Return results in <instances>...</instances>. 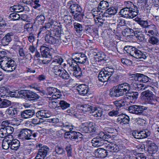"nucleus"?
<instances>
[{
    "mask_svg": "<svg viewBox=\"0 0 159 159\" xmlns=\"http://www.w3.org/2000/svg\"><path fill=\"white\" fill-rule=\"evenodd\" d=\"M131 86L127 83L120 84L111 89L109 95L111 97H118L124 95L123 97L129 98L136 93V92H129Z\"/></svg>",
    "mask_w": 159,
    "mask_h": 159,
    "instance_id": "f257e3e1",
    "label": "nucleus"
},
{
    "mask_svg": "<svg viewBox=\"0 0 159 159\" xmlns=\"http://www.w3.org/2000/svg\"><path fill=\"white\" fill-rule=\"evenodd\" d=\"M114 72V69L111 68L106 67L103 70L99 72L98 78L99 81L102 82L110 81L111 83H114L118 81L119 79H121V75H115L111 76Z\"/></svg>",
    "mask_w": 159,
    "mask_h": 159,
    "instance_id": "f03ea898",
    "label": "nucleus"
},
{
    "mask_svg": "<svg viewBox=\"0 0 159 159\" xmlns=\"http://www.w3.org/2000/svg\"><path fill=\"white\" fill-rule=\"evenodd\" d=\"M16 65L14 61L11 58L5 56L4 58L0 59V68L7 72H11L14 70Z\"/></svg>",
    "mask_w": 159,
    "mask_h": 159,
    "instance_id": "7ed1b4c3",
    "label": "nucleus"
},
{
    "mask_svg": "<svg viewBox=\"0 0 159 159\" xmlns=\"http://www.w3.org/2000/svg\"><path fill=\"white\" fill-rule=\"evenodd\" d=\"M124 50L131 56L137 59H141L142 61L146 58V52H142L135 47L127 46L125 47Z\"/></svg>",
    "mask_w": 159,
    "mask_h": 159,
    "instance_id": "20e7f679",
    "label": "nucleus"
},
{
    "mask_svg": "<svg viewBox=\"0 0 159 159\" xmlns=\"http://www.w3.org/2000/svg\"><path fill=\"white\" fill-rule=\"evenodd\" d=\"M63 62V59L61 57L57 56L52 59V64L54 65L52 68L53 71L56 75H60L62 70L59 65H61Z\"/></svg>",
    "mask_w": 159,
    "mask_h": 159,
    "instance_id": "39448f33",
    "label": "nucleus"
},
{
    "mask_svg": "<svg viewBox=\"0 0 159 159\" xmlns=\"http://www.w3.org/2000/svg\"><path fill=\"white\" fill-rule=\"evenodd\" d=\"M143 98L149 104L156 105L155 97L152 92L149 90L142 93Z\"/></svg>",
    "mask_w": 159,
    "mask_h": 159,
    "instance_id": "423d86ee",
    "label": "nucleus"
},
{
    "mask_svg": "<svg viewBox=\"0 0 159 159\" xmlns=\"http://www.w3.org/2000/svg\"><path fill=\"white\" fill-rule=\"evenodd\" d=\"M40 52H41L42 56L43 57H45L44 59L42 60V63L41 65L43 66H45L47 68L48 67V64L50 61L49 60H48L47 58L48 57V55H49V49L48 48L44 46H41L40 47Z\"/></svg>",
    "mask_w": 159,
    "mask_h": 159,
    "instance_id": "0eeeda50",
    "label": "nucleus"
},
{
    "mask_svg": "<svg viewBox=\"0 0 159 159\" xmlns=\"http://www.w3.org/2000/svg\"><path fill=\"white\" fill-rule=\"evenodd\" d=\"M20 93L22 94L21 97L29 100H34L38 98V95L29 90H20Z\"/></svg>",
    "mask_w": 159,
    "mask_h": 159,
    "instance_id": "6e6552de",
    "label": "nucleus"
},
{
    "mask_svg": "<svg viewBox=\"0 0 159 159\" xmlns=\"http://www.w3.org/2000/svg\"><path fill=\"white\" fill-rule=\"evenodd\" d=\"M32 132L30 130L27 129H21L18 134L20 139L23 140H29L32 139Z\"/></svg>",
    "mask_w": 159,
    "mask_h": 159,
    "instance_id": "1a4fd4ad",
    "label": "nucleus"
},
{
    "mask_svg": "<svg viewBox=\"0 0 159 159\" xmlns=\"http://www.w3.org/2000/svg\"><path fill=\"white\" fill-rule=\"evenodd\" d=\"M145 108L146 107L143 106L134 105L129 107L128 111L130 113L140 115L143 113Z\"/></svg>",
    "mask_w": 159,
    "mask_h": 159,
    "instance_id": "9d476101",
    "label": "nucleus"
},
{
    "mask_svg": "<svg viewBox=\"0 0 159 159\" xmlns=\"http://www.w3.org/2000/svg\"><path fill=\"white\" fill-rule=\"evenodd\" d=\"M14 36V33L10 32L7 33L1 39L0 41V44L2 45L3 46L8 45Z\"/></svg>",
    "mask_w": 159,
    "mask_h": 159,
    "instance_id": "9b49d317",
    "label": "nucleus"
},
{
    "mask_svg": "<svg viewBox=\"0 0 159 159\" xmlns=\"http://www.w3.org/2000/svg\"><path fill=\"white\" fill-rule=\"evenodd\" d=\"M65 135L67 136V138L70 139L72 141H75L76 140L80 139L83 138L82 135L79 132H67L65 134Z\"/></svg>",
    "mask_w": 159,
    "mask_h": 159,
    "instance_id": "f8f14e48",
    "label": "nucleus"
},
{
    "mask_svg": "<svg viewBox=\"0 0 159 159\" xmlns=\"http://www.w3.org/2000/svg\"><path fill=\"white\" fill-rule=\"evenodd\" d=\"M77 89L79 94L82 96H88L90 94L89 93V89L87 86L84 84H82L78 86Z\"/></svg>",
    "mask_w": 159,
    "mask_h": 159,
    "instance_id": "ddd939ff",
    "label": "nucleus"
},
{
    "mask_svg": "<svg viewBox=\"0 0 159 159\" xmlns=\"http://www.w3.org/2000/svg\"><path fill=\"white\" fill-rule=\"evenodd\" d=\"M76 55L75 59L77 64L78 63L83 64L88 61V58L84 54L80 53L76 54Z\"/></svg>",
    "mask_w": 159,
    "mask_h": 159,
    "instance_id": "4468645a",
    "label": "nucleus"
},
{
    "mask_svg": "<svg viewBox=\"0 0 159 159\" xmlns=\"http://www.w3.org/2000/svg\"><path fill=\"white\" fill-rule=\"evenodd\" d=\"M42 39L43 40L44 39L46 42L51 44H59L58 39L51 35L50 33L48 34L46 33L45 36L44 38L42 37Z\"/></svg>",
    "mask_w": 159,
    "mask_h": 159,
    "instance_id": "2eb2a0df",
    "label": "nucleus"
},
{
    "mask_svg": "<svg viewBox=\"0 0 159 159\" xmlns=\"http://www.w3.org/2000/svg\"><path fill=\"white\" fill-rule=\"evenodd\" d=\"M107 150L112 152H117L120 150V146L116 143H110L105 146Z\"/></svg>",
    "mask_w": 159,
    "mask_h": 159,
    "instance_id": "dca6fc26",
    "label": "nucleus"
},
{
    "mask_svg": "<svg viewBox=\"0 0 159 159\" xmlns=\"http://www.w3.org/2000/svg\"><path fill=\"white\" fill-rule=\"evenodd\" d=\"M137 22L143 28L154 29L155 27V25H149L148 21L147 20H143L140 18L137 20Z\"/></svg>",
    "mask_w": 159,
    "mask_h": 159,
    "instance_id": "f3484780",
    "label": "nucleus"
},
{
    "mask_svg": "<svg viewBox=\"0 0 159 159\" xmlns=\"http://www.w3.org/2000/svg\"><path fill=\"white\" fill-rule=\"evenodd\" d=\"M101 139V136L99 134L98 136L93 139L91 141L92 145L94 147H98L103 144V141Z\"/></svg>",
    "mask_w": 159,
    "mask_h": 159,
    "instance_id": "a211bd4d",
    "label": "nucleus"
},
{
    "mask_svg": "<svg viewBox=\"0 0 159 159\" xmlns=\"http://www.w3.org/2000/svg\"><path fill=\"white\" fill-rule=\"evenodd\" d=\"M129 121V117L124 114L120 115L117 119V121L121 125L128 124Z\"/></svg>",
    "mask_w": 159,
    "mask_h": 159,
    "instance_id": "6ab92c4d",
    "label": "nucleus"
},
{
    "mask_svg": "<svg viewBox=\"0 0 159 159\" xmlns=\"http://www.w3.org/2000/svg\"><path fill=\"white\" fill-rule=\"evenodd\" d=\"M34 110H26L21 113V117L24 119H28L31 118L34 115Z\"/></svg>",
    "mask_w": 159,
    "mask_h": 159,
    "instance_id": "aec40b11",
    "label": "nucleus"
},
{
    "mask_svg": "<svg viewBox=\"0 0 159 159\" xmlns=\"http://www.w3.org/2000/svg\"><path fill=\"white\" fill-rule=\"evenodd\" d=\"M69 9L70 12L73 14V15L76 13L81 12L82 11V9L79 5L76 4L71 5Z\"/></svg>",
    "mask_w": 159,
    "mask_h": 159,
    "instance_id": "412c9836",
    "label": "nucleus"
},
{
    "mask_svg": "<svg viewBox=\"0 0 159 159\" xmlns=\"http://www.w3.org/2000/svg\"><path fill=\"white\" fill-rule=\"evenodd\" d=\"M107 150L103 148H98L95 151V155L100 158L106 157L107 154Z\"/></svg>",
    "mask_w": 159,
    "mask_h": 159,
    "instance_id": "4be33fe9",
    "label": "nucleus"
},
{
    "mask_svg": "<svg viewBox=\"0 0 159 159\" xmlns=\"http://www.w3.org/2000/svg\"><path fill=\"white\" fill-rule=\"evenodd\" d=\"M81 107L83 108L82 110L84 112L88 113H92L95 106L93 105L84 104L82 105Z\"/></svg>",
    "mask_w": 159,
    "mask_h": 159,
    "instance_id": "5701e85b",
    "label": "nucleus"
},
{
    "mask_svg": "<svg viewBox=\"0 0 159 159\" xmlns=\"http://www.w3.org/2000/svg\"><path fill=\"white\" fill-rule=\"evenodd\" d=\"M118 11L117 7H111L106 11L104 15L106 17H109L110 15H114Z\"/></svg>",
    "mask_w": 159,
    "mask_h": 159,
    "instance_id": "b1692460",
    "label": "nucleus"
},
{
    "mask_svg": "<svg viewBox=\"0 0 159 159\" xmlns=\"http://www.w3.org/2000/svg\"><path fill=\"white\" fill-rule=\"evenodd\" d=\"M11 149L13 150L16 151L20 146V141L17 139L10 140Z\"/></svg>",
    "mask_w": 159,
    "mask_h": 159,
    "instance_id": "393cba45",
    "label": "nucleus"
},
{
    "mask_svg": "<svg viewBox=\"0 0 159 159\" xmlns=\"http://www.w3.org/2000/svg\"><path fill=\"white\" fill-rule=\"evenodd\" d=\"M46 33L48 34L50 33L51 35H52L54 37L58 38L60 37L61 35L60 30L57 28L53 29L52 27L50 31L48 30L46 32Z\"/></svg>",
    "mask_w": 159,
    "mask_h": 159,
    "instance_id": "a878e982",
    "label": "nucleus"
},
{
    "mask_svg": "<svg viewBox=\"0 0 159 159\" xmlns=\"http://www.w3.org/2000/svg\"><path fill=\"white\" fill-rule=\"evenodd\" d=\"M6 113L10 116H15L20 112L17 108L12 107H10L7 109L6 111Z\"/></svg>",
    "mask_w": 159,
    "mask_h": 159,
    "instance_id": "bb28decb",
    "label": "nucleus"
},
{
    "mask_svg": "<svg viewBox=\"0 0 159 159\" xmlns=\"http://www.w3.org/2000/svg\"><path fill=\"white\" fill-rule=\"evenodd\" d=\"M130 10L127 8H123L121 9L119 12V15L123 17L126 18H129Z\"/></svg>",
    "mask_w": 159,
    "mask_h": 159,
    "instance_id": "cd10ccee",
    "label": "nucleus"
},
{
    "mask_svg": "<svg viewBox=\"0 0 159 159\" xmlns=\"http://www.w3.org/2000/svg\"><path fill=\"white\" fill-rule=\"evenodd\" d=\"M10 10L12 12L19 13L23 11L24 8L21 5L19 4L11 7Z\"/></svg>",
    "mask_w": 159,
    "mask_h": 159,
    "instance_id": "c85d7f7f",
    "label": "nucleus"
},
{
    "mask_svg": "<svg viewBox=\"0 0 159 159\" xmlns=\"http://www.w3.org/2000/svg\"><path fill=\"white\" fill-rule=\"evenodd\" d=\"M49 148L46 146H43L40 148V159H43L46 156Z\"/></svg>",
    "mask_w": 159,
    "mask_h": 159,
    "instance_id": "c756f323",
    "label": "nucleus"
},
{
    "mask_svg": "<svg viewBox=\"0 0 159 159\" xmlns=\"http://www.w3.org/2000/svg\"><path fill=\"white\" fill-rule=\"evenodd\" d=\"M74 68L73 70H71L73 72V75L76 77L80 78L82 75L80 68L78 67V65Z\"/></svg>",
    "mask_w": 159,
    "mask_h": 159,
    "instance_id": "7c9ffc66",
    "label": "nucleus"
},
{
    "mask_svg": "<svg viewBox=\"0 0 159 159\" xmlns=\"http://www.w3.org/2000/svg\"><path fill=\"white\" fill-rule=\"evenodd\" d=\"M126 101L125 100L124 97L120 100L114 101L113 103L115 106L117 108H120L121 107L125 105Z\"/></svg>",
    "mask_w": 159,
    "mask_h": 159,
    "instance_id": "2f4dec72",
    "label": "nucleus"
},
{
    "mask_svg": "<svg viewBox=\"0 0 159 159\" xmlns=\"http://www.w3.org/2000/svg\"><path fill=\"white\" fill-rule=\"evenodd\" d=\"M93 110V115L95 117L98 118V119H100V118L101 117L103 114V112L101 109H98L97 107H95V108Z\"/></svg>",
    "mask_w": 159,
    "mask_h": 159,
    "instance_id": "473e14b6",
    "label": "nucleus"
},
{
    "mask_svg": "<svg viewBox=\"0 0 159 159\" xmlns=\"http://www.w3.org/2000/svg\"><path fill=\"white\" fill-rule=\"evenodd\" d=\"M11 104V101L8 100L0 98V108H5L9 106Z\"/></svg>",
    "mask_w": 159,
    "mask_h": 159,
    "instance_id": "72a5a7b5",
    "label": "nucleus"
},
{
    "mask_svg": "<svg viewBox=\"0 0 159 159\" xmlns=\"http://www.w3.org/2000/svg\"><path fill=\"white\" fill-rule=\"evenodd\" d=\"M75 30L78 33H81L83 30V26L82 25L76 22L74 23Z\"/></svg>",
    "mask_w": 159,
    "mask_h": 159,
    "instance_id": "f704fd0d",
    "label": "nucleus"
},
{
    "mask_svg": "<svg viewBox=\"0 0 159 159\" xmlns=\"http://www.w3.org/2000/svg\"><path fill=\"white\" fill-rule=\"evenodd\" d=\"M132 85L134 89H137L139 90H143L145 89L147 87H144L143 84H139L138 82H136L135 83L133 82Z\"/></svg>",
    "mask_w": 159,
    "mask_h": 159,
    "instance_id": "c9c22d12",
    "label": "nucleus"
},
{
    "mask_svg": "<svg viewBox=\"0 0 159 159\" xmlns=\"http://www.w3.org/2000/svg\"><path fill=\"white\" fill-rule=\"evenodd\" d=\"M61 96V94L60 90L57 89V90L55 92L54 94L52 95L51 97H48V98L49 99V100H52L55 99L60 98Z\"/></svg>",
    "mask_w": 159,
    "mask_h": 159,
    "instance_id": "e433bc0d",
    "label": "nucleus"
},
{
    "mask_svg": "<svg viewBox=\"0 0 159 159\" xmlns=\"http://www.w3.org/2000/svg\"><path fill=\"white\" fill-rule=\"evenodd\" d=\"M99 135L101 136L102 139L103 141H108V139L112 136L111 135L107 133H105L102 132L99 133Z\"/></svg>",
    "mask_w": 159,
    "mask_h": 159,
    "instance_id": "4c0bfd02",
    "label": "nucleus"
},
{
    "mask_svg": "<svg viewBox=\"0 0 159 159\" xmlns=\"http://www.w3.org/2000/svg\"><path fill=\"white\" fill-rule=\"evenodd\" d=\"M60 107L62 109L65 110L70 107V104L64 100H61L59 103Z\"/></svg>",
    "mask_w": 159,
    "mask_h": 159,
    "instance_id": "58836bf2",
    "label": "nucleus"
},
{
    "mask_svg": "<svg viewBox=\"0 0 159 159\" xmlns=\"http://www.w3.org/2000/svg\"><path fill=\"white\" fill-rule=\"evenodd\" d=\"M149 150L152 152V153H155L158 150V148L157 146L154 143H151L148 147Z\"/></svg>",
    "mask_w": 159,
    "mask_h": 159,
    "instance_id": "ea45409f",
    "label": "nucleus"
},
{
    "mask_svg": "<svg viewBox=\"0 0 159 159\" xmlns=\"http://www.w3.org/2000/svg\"><path fill=\"white\" fill-rule=\"evenodd\" d=\"M138 93H135L134 94H133V95H132L131 96H130V97H129V98L125 97H123L124 99L125 100H126L127 101V100H129L130 102H134L138 98Z\"/></svg>",
    "mask_w": 159,
    "mask_h": 159,
    "instance_id": "a19ab883",
    "label": "nucleus"
},
{
    "mask_svg": "<svg viewBox=\"0 0 159 159\" xmlns=\"http://www.w3.org/2000/svg\"><path fill=\"white\" fill-rule=\"evenodd\" d=\"M20 91H16L15 92H11L9 90V97L10 96L11 97H15L18 98L21 97V96H22V94L20 93Z\"/></svg>",
    "mask_w": 159,
    "mask_h": 159,
    "instance_id": "79ce46f5",
    "label": "nucleus"
},
{
    "mask_svg": "<svg viewBox=\"0 0 159 159\" xmlns=\"http://www.w3.org/2000/svg\"><path fill=\"white\" fill-rule=\"evenodd\" d=\"M87 124L89 133L95 132L96 129L95 124L93 122L87 123Z\"/></svg>",
    "mask_w": 159,
    "mask_h": 159,
    "instance_id": "37998d69",
    "label": "nucleus"
},
{
    "mask_svg": "<svg viewBox=\"0 0 159 159\" xmlns=\"http://www.w3.org/2000/svg\"><path fill=\"white\" fill-rule=\"evenodd\" d=\"M68 61V64L69 65L68 68L69 70H73L75 67L77 66V65L76 62L75 61V58L70 59V60H69Z\"/></svg>",
    "mask_w": 159,
    "mask_h": 159,
    "instance_id": "c03bdc74",
    "label": "nucleus"
},
{
    "mask_svg": "<svg viewBox=\"0 0 159 159\" xmlns=\"http://www.w3.org/2000/svg\"><path fill=\"white\" fill-rule=\"evenodd\" d=\"M55 151L58 155H62L65 153V151L61 146H56Z\"/></svg>",
    "mask_w": 159,
    "mask_h": 159,
    "instance_id": "a18cd8bd",
    "label": "nucleus"
},
{
    "mask_svg": "<svg viewBox=\"0 0 159 159\" xmlns=\"http://www.w3.org/2000/svg\"><path fill=\"white\" fill-rule=\"evenodd\" d=\"M9 90L7 89L6 88H4L3 89H1L0 91V96L1 97L3 98H6L7 97H9Z\"/></svg>",
    "mask_w": 159,
    "mask_h": 159,
    "instance_id": "49530a36",
    "label": "nucleus"
},
{
    "mask_svg": "<svg viewBox=\"0 0 159 159\" xmlns=\"http://www.w3.org/2000/svg\"><path fill=\"white\" fill-rule=\"evenodd\" d=\"M140 82L146 83L149 81L150 79L146 75L143 74H140Z\"/></svg>",
    "mask_w": 159,
    "mask_h": 159,
    "instance_id": "de8ad7c7",
    "label": "nucleus"
},
{
    "mask_svg": "<svg viewBox=\"0 0 159 159\" xmlns=\"http://www.w3.org/2000/svg\"><path fill=\"white\" fill-rule=\"evenodd\" d=\"M109 6V4L107 2L104 1H101L98 6V8L102 9H105Z\"/></svg>",
    "mask_w": 159,
    "mask_h": 159,
    "instance_id": "09e8293b",
    "label": "nucleus"
},
{
    "mask_svg": "<svg viewBox=\"0 0 159 159\" xmlns=\"http://www.w3.org/2000/svg\"><path fill=\"white\" fill-rule=\"evenodd\" d=\"M58 76L66 80L70 78V75L68 73L64 70H63L61 71L60 75H59Z\"/></svg>",
    "mask_w": 159,
    "mask_h": 159,
    "instance_id": "8fccbe9b",
    "label": "nucleus"
},
{
    "mask_svg": "<svg viewBox=\"0 0 159 159\" xmlns=\"http://www.w3.org/2000/svg\"><path fill=\"white\" fill-rule=\"evenodd\" d=\"M72 17L70 15H65L63 17L65 23L68 25H70L72 24Z\"/></svg>",
    "mask_w": 159,
    "mask_h": 159,
    "instance_id": "3c124183",
    "label": "nucleus"
},
{
    "mask_svg": "<svg viewBox=\"0 0 159 159\" xmlns=\"http://www.w3.org/2000/svg\"><path fill=\"white\" fill-rule=\"evenodd\" d=\"M47 90L48 95L52 96L53 95L55 92L57 90V89L53 87H49L47 88Z\"/></svg>",
    "mask_w": 159,
    "mask_h": 159,
    "instance_id": "603ef678",
    "label": "nucleus"
},
{
    "mask_svg": "<svg viewBox=\"0 0 159 159\" xmlns=\"http://www.w3.org/2000/svg\"><path fill=\"white\" fill-rule=\"evenodd\" d=\"M125 4L126 5V7L125 8H127L129 10H131V9L134 10V8H137L136 6H134L133 3L130 1L125 2Z\"/></svg>",
    "mask_w": 159,
    "mask_h": 159,
    "instance_id": "864d4df0",
    "label": "nucleus"
},
{
    "mask_svg": "<svg viewBox=\"0 0 159 159\" xmlns=\"http://www.w3.org/2000/svg\"><path fill=\"white\" fill-rule=\"evenodd\" d=\"M156 28V27L155 25V27L154 29L147 28L148 30H145L144 32L148 35L150 36L151 35H153L155 34L154 33V30H155Z\"/></svg>",
    "mask_w": 159,
    "mask_h": 159,
    "instance_id": "5fc2aeb1",
    "label": "nucleus"
},
{
    "mask_svg": "<svg viewBox=\"0 0 159 159\" xmlns=\"http://www.w3.org/2000/svg\"><path fill=\"white\" fill-rule=\"evenodd\" d=\"M102 16H100L98 17H96L94 19V20L96 24H98L99 25H102L104 23V20L102 19Z\"/></svg>",
    "mask_w": 159,
    "mask_h": 159,
    "instance_id": "6e6d98bb",
    "label": "nucleus"
},
{
    "mask_svg": "<svg viewBox=\"0 0 159 159\" xmlns=\"http://www.w3.org/2000/svg\"><path fill=\"white\" fill-rule=\"evenodd\" d=\"M108 115L109 116L111 117H112L113 116H118L119 117V116L120 115L119 112L117 109L116 110H112V111H110L108 113Z\"/></svg>",
    "mask_w": 159,
    "mask_h": 159,
    "instance_id": "4d7b16f0",
    "label": "nucleus"
},
{
    "mask_svg": "<svg viewBox=\"0 0 159 159\" xmlns=\"http://www.w3.org/2000/svg\"><path fill=\"white\" fill-rule=\"evenodd\" d=\"M132 135L136 139H143L141 131L139 132L137 131H134L132 133Z\"/></svg>",
    "mask_w": 159,
    "mask_h": 159,
    "instance_id": "13d9d810",
    "label": "nucleus"
},
{
    "mask_svg": "<svg viewBox=\"0 0 159 159\" xmlns=\"http://www.w3.org/2000/svg\"><path fill=\"white\" fill-rule=\"evenodd\" d=\"M148 41L150 43L154 45L157 44L159 42V40L157 37L152 36L148 39Z\"/></svg>",
    "mask_w": 159,
    "mask_h": 159,
    "instance_id": "bf43d9fd",
    "label": "nucleus"
},
{
    "mask_svg": "<svg viewBox=\"0 0 159 159\" xmlns=\"http://www.w3.org/2000/svg\"><path fill=\"white\" fill-rule=\"evenodd\" d=\"M136 8H134V10L131 9L129 18H133L135 17L138 14V11Z\"/></svg>",
    "mask_w": 159,
    "mask_h": 159,
    "instance_id": "052dcab7",
    "label": "nucleus"
},
{
    "mask_svg": "<svg viewBox=\"0 0 159 159\" xmlns=\"http://www.w3.org/2000/svg\"><path fill=\"white\" fill-rule=\"evenodd\" d=\"M74 16V19L77 21H80L83 18V14L81 12L77 13L73 15Z\"/></svg>",
    "mask_w": 159,
    "mask_h": 159,
    "instance_id": "680f3d73",
    "label": "nucleus"
},
{
    "mask_svg": "<svg viewBox=\"0 0 159 159\" xmlns=\"http://www.w3.org/2000/svg\"><path fill=\"white\" fill-rule=\"evenodd\" d=\"M6 130V132L7 136L12 134L14 131V129L13 127L10 126H5Z\"/></svg>",
    "mask_w": 159,
    "mask_h": 159,
    "instance_id": "e2e57ef3",
    "label": "nucleus"
},
{
    "mask_svg": "<svg viewBox=\"0 0 159 159\" xmlns=\"http://www.w3.org/2000/svg\"><path fill=\"white\" fill-rule=\"evenodd\" d=\"M10 146V141H3L2 143V147L4 149H8Z\"/></svg>",
    "mask_w": 159,
    "mask_h": 159,
    "instance_id": "0e129e2a",
    "label": "nucleus"
},
{
    "mask_svg": "<svg viewBox=\"0 0 159 159\" xmlns=\"http://www.w3.org/2000/svg\"><path fill=\"white\" fill-rule=\"evenodd\" d=\"M24 28V29L26 30V31L30 33L33 29V25L32 23H27L25 25Z\"/></svg>",
    "mask_w": 159,
    "mask_h": 159,
    "instance_id": "69168bd1",
    "label": "nucleus"
},
{
    "mask_svg": "<svg viewBox=\"0 0 159 159\" xmlns=\"http://www.w3.org/2000/svg\"><path fill=\"white\" fill-rule=\"evenodd\" d=\"M7 136L5 126L0 129V137L4 138Z\"/></svg>",
    "mask_w": 159,
    "mask_h": 159,
    "instance_id": "338daca9",
    "label": "nucleus"
},
{
    "mask_svg": "<svg viewBox=\"0 0 159 159\" xmlns=\"http://www.w3.org/2000/svg\"><path fill=\"white\" fill-rule=\"evenodd\" d=\"M10 16L14 20H18L20 18V15L16 13H13L10 14Z\"/></svg>",
    "mask_w": 159,
    "mask_h": 159,
    "instance_id": "774afa93",
    "label": "nucleus"
}]
</instances>
